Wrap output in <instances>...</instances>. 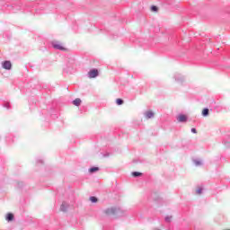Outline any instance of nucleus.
Segmentation results:
<instances>
[{
	"label": "nucleus",
	"mask_w": 230,
	"mask_h": 230,
	"mask_svg": "<svg viewBox=\"0 0 230 230\" xmlns=\"http://www.w3.org/2000/svg\"><path fill=\"white\" fill-rule=\"evenodd\" d=\"M4 107H5L6 109H10V104L5 103V104L4 105Z\"/></svg>",
	"instance_id": "nucleus-22"
},
{
	"label": "nucleus",
	"mask_w": 230,
	"mask_h": 230,
	"mask_svg": "<svg viewBox=\"0 0 230 230\" xmlns=\"http://www.w3.org/2000/svg\"><path fill=\"white\" fill-rule=\"evenodd\" d=\"M196 195H202V187H199L196 190Z\"/></svg>",
	"instance_id": "nucleus-19"
},
{
	"label": "nucleus",
	"mask_w": 230,
	"mask_h": 230,
	"mask_svg": "<svg viewBox=\"0 0 230 230\" xmlns=\"http://www.w3.org/2000/svg\"><path fill=\"white\" fill-rule=\"evenodd\" d=\"M116 103H117V105H123L124 101H123V99H117Z\"/></svg>",
	"instance_id": "nucleus-17"
},
{
	"label": "nucleus",
	"mask_w": 230,
	"mask_h": 230,
	"mask_svg": "<svg viewBox=\"0 0 230 230\" xmlns=\"http://www.w3.org/2000/svg\"><path fill=\"white\" fill-rule=\"evenodd\" d=\"M202 116L204 118H208V116H209V109L208 108H204L202 110Z\"/></svg>",
	"instance_id": "nucleus-11"
},
{
	"label": "nucleus",
	"mask_w": 230,
	"mask_h": 230,
	"mask_svg": "<svg viewBox=\"0 0 230 230\" xmlns=\"http://www.w3.org/2000/svg\"><path fill=\"white\" fill-rule=\"evenodd\" d=\"M164 220L167 222V224H170V222H172V216H166Z\"/></svg>",
	"instance_id": "nucleus-18"
},
{
	"label": "nucleus",
	"mask_w": 230,
	"mask_h": 230,
	"mask_svg": "<svg viewBox=\"0 0 230 230\" xmlns=\"http://www.w3.org/2000/svg\"><path fill=\"white\" fill-rule=\"evenodd\" d=\"M190 131L192 132V134H197V129L195 128H192Z\"/></svg>",
	"instance_id": "nucleus-21"
},
{
	"label": "nucleus",
	"mask_w": 230,
	"mask_h": 230,
	"mask_svg": "<svg viewBox=\"0 0 230 230\" xmlns=\"http://www.w3.org/2000/svg\"><path fill=\"white\" fill-rule=\"evenodd\" d=\"M151 10H152V12H157L158 8L155 5H152Z\"/></svg>",
	"instance_id": "nucleus-20"
},
{
	"label": "nucleus",
	"mask_w": 230,
	"mask_h": 230,
	"mask_svg": "<svg viewBox=\"0 0 230 230\" xmlns=\"http://www.w3.org/2000/svg\"><path fill=\"white\" fill-rule=\"evenodd\" d=\"M52 48H54V49H58L59 51H66V48L57 42L52 43Z\"/></svg>",
	"instance_id": "nucleus-6"
},
{
	"label": "nucleus",
	"mask_w": 230,
	"mask_h": 230,
	"mask_svg": "<svg viewBox=\"0 0 230 230\" xmlns=\"http://www.w3.org/2000/svg\"><path fill=\"white\" fill-rule=\"evenodd\" d=\"M90 201L93 203V204H96V202H98V198L94 197V196H91L90 197Z\"/></svg>",
	"instance_id": "nucleus-16"
},
{
	"label": "nucleus",
	"mask_w": 230,
	"mask_h": 230,
	"mask_svg": "<svg viewBox=\"0 0 230 230\" xmlns=\"http://www.w3.org/2000/svg\"><path fill=\"white\" fill-rule=\"evenodd\" d=\"M141 175H143V172H132V176L135 177V178L141 177Z\"/></svg>",
	"instance_id": "nucleus-15"
},
{
	"label": "nucleus",
	"mask_w": 230,
	"mask_h": 230,
	"mask_svg": "<svg viewBox=\"0 0 230 230\" xmlns=\"http://www.w3.org/2000/svg\"><path fill=\"white\" fill-rule=\"evenodd\" d=\"M3 69H6V71H10L12 69V62L10 60H5L2 62Z\"/></svg>",
	"instance_id": "nucleus-3"
},
{
	"label": "nucleus",
	"mask_w": 230,
	"mask_h": 230,
	"mask_svg": "<svg viewBox=\"0 0 230 230\" xmlns=\"http://www.w3.org/2000/svg\"><path fill=\"white\" fill-rule=\"evenodd\" d=\"M173 78L175 82H178V84H182L184 82V76H182L181 74H174Z\"/></svg>",
	"instance_id": "nucleus-5"
},
{
	"label": "nucleus",
	"mask_w": 230,
	"mask_h": 230,
	"mask_svg": "<svg viewBox=\"0 0 230 230\" xmlns=\"http://www.w3.org/2000/svg\"><path fill=\"white\" fill-rule=\"evenodd\" d=\"M192 163L194 164V166H202V161L199 158H192Z\"/></svg>",
	"instance_id": "nucleus-8"
},
{
	"label": "nucleus",
	"mask_w": 230,
	"mask_h": 230,
	"mask_svg": "<svg viewBox=\"0 0 230 230\" xmlns=\"http://www.w3.org/2000/svg\"><path fill=\"white\" fill-rule=\"evenodd\" d=\"M104 157H109V154L104 155Z\"/></svg>",
	"instance_id": "nucleus-24"
},
{
	"label": "nucleus",
	"mask_w": 230,
	"mask_h": 230,
	"mask_svg": "<svg viewBox=\"0 0 230 230\" xmlns=\"http://www.w3.org/2000/svg\"><path fill=\"white\" fill-rule=\"evenodd\" d=\"M37 163H41V164H42L43 162H42V160H38Z\"/></svg>",
	"instance_id": "nucleus-23"
},
{
	"label": "nucleus",
	"mask_w": 230,
	"mask_h": 230,
	"mask_svg": "<svg viewBox=\"0 0 230 230\" xmlns=\"http://www.w3.org/2000/svg\"><path fill=\"white\" fill-rule=\"evenodd\" d=\"M11 11L15 13V12L21 10V5H12L10 6Z\"/></svg>",
	"instance_id": "nucleus-9"
},
{
	"label": "nucleus",
	"mask_w": 230,
	"mask_h": 230,
	"mask_svg": "<svg viewBox=\"0 0 230 230\" xmlns=\"http://www.w3.org/2000/svg\"><path fill=\"white\" fill-rule=\"evenodd\" d=\"M106 215H115L116 217H121V209L118 208H111L105 210Z\"/></svg>",
	"instance_id": "nucleus-1"
},
{
	"label": "nucleus",
	"mask_w": 230,
	"mask_h": 230,
	"mask_svg": "<svg viewBox=\"0 0 230 230\" xmlns=\"http://www.w3.org/2000/svg\"><path fill=\"white\" fill-rule=\"evenodd\" d=\"M145 116L147 119H150L154 117V112L153 111H146Z\"/></svg>",
	"instance_id": "nucleus-13"
},
{
	"label": "nucleus",
	"mask_w": 230,
	"mask_h": 230,
	"mask_svg": "<svg viewBox=\"0 0 230 230\" xmlns=\"http://www.w3.org/2000/svg\"><path fill=\"white\" fill-rule=\"evenodd\" d=\"M14 218V216L13 213H8L6 215L5 220H7V222H12Z\"/></svg>",
	"instance_id": "nucleus-10"
},
{
	"label": "nucleus",
	"mask_w": 230,
	"mask_h": 230,
	"mask_svg": "<svg viewBox=\"0 0 230 230\" xmlns=\"http://www.w3.org/2000/svg\"><path fill=\"white\" fill-rule=\"evenodd\" d=\"M178 123H188V116L185 114H179L176 117Z\"/></svg>",
	"instance_id": "nucleus-2"
},
{
	"label": "nucleus",
	"mask_w": 230,
	"mask_h": 230,
	"mask_svg": "<svg viewBox=\"0 0 230 230\" xmlns=\"http://www.w3.org/2000/svg\"><path fill=\"white\" fill-rule=\"evenodd\" d=\"M69 209V204H67L66 201H63V203L60 206V211H63V213H66Z\"/></svg>",
	"instance_id": "nucleus-7"
},
{
	"label": "nucleus",
	"mask_w": 230,
	"mask_h": 230,
	"mask_svg": "<svg viewBox=\"0 0 230 230\" xmlns=\"http://www.w3.org/2000/svg\"><path fill=\"white\" fill-rule=\"evenodd\" d=\"M73 103L74 105H75V107H80V105L82 104V100L80 98H76L73 101Z\"/></svg>",
	"instance_id": "nucleus-12"
},
{
	"label": "nucleus",
	"mask_w": 230,
	"mask_h": 230,
	"mask_svg": "<svg viewBox=\"0 0 230 230\" xmlns=\"http://www.w3.org/2000/svg\"><path fill=\"white\" fill-rule=\"evenodd\" d=\"M98 75H100V73L98 72V69H96V68L90 70L88 73L89 78H96V76H98Z\"/></svg>",
	"instance_id": "nucleus-4"
},
{
	"label": "nucleus",
	"mask_w": 230,
	"mask_h": 230,
	"mask_svg": "<svg viewBox=\"0 0 230 230\" xmlns=\"http://www.w3.org/2000/svg\"><path fill=\"white\" fill-rule=\"evenodd\" d=\"M96 172H100V167H91L89 169V173H96Z\"/></svg>",
	"instance_id": "nucleus-14"
}]
</instances>
